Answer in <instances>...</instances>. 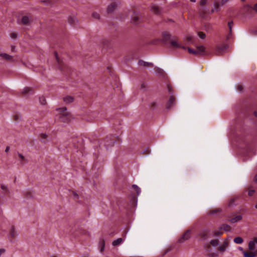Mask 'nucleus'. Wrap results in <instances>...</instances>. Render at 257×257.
Here are the masks:
<instances>
[{"mask_svg": "<svg viewBox=\"0 0 257 257\" xmlns=\"http://www.w3.org/2000/svg\"><path fill=\"white\" fill-rule=\"evenodd\" d=\"M58 110L60 112L59 117L61 121L67 122L71 120V115L70 113L67 111L66 107L61 108Z\"/></svg>", "mask_w": 257, "mask_h": 257, "instance_id": "1", "label": "nucleus"}, {"mask_svg": "<svg viewBox=\"0 0 257 257\" xmlns=\"http://www.w3.org/2000/svg\"><path fill=\"white\" fill-rule=\"evenodd\" d=\"M168 90L169 93L171 94L169 100L166 104V108L168 110L170 109L172 106L174 105L176 103L175 97L172 93V88L169 85L167 86Z\"/></svg>", "mask_w": 257, "mask_h": 257, "instance_id": "2", "label": "nucleus"}, {"mask_svg": "<svg viewBox=\"0 0 257 257\" xmlns=\"http://www.w3.org/2000/svg\"><path fill=\"white\" fill-rule=\"evenodd\" d=\"M191 230H186L182 236L179 239L178 242L179 243H183L186 240L189 239L191 237Z\"/></svg>", "mask_w": 257, "mask_h": 257, "instance_id": "3", "label": "nucleus"}, {"mask_svg": "<svg viewBox=\"0 0 257 257\" xmlns=\"http://www.w3.org/2000/svg\"><path fill=\"white\" fill-rule=\"evenodd\" d=\"M228 48L227 45H223L221 46H217L215 50V53L217 55L223 54Z\"/></svg>", "mask_w": 257, "mask_h": 257, "instance_id": "4", "label": "nucleus"}, {"mask_svg": "<svg viewBox=\"0 0 257 257\" xmlns=\"http://www.w3.org/2000/svg\"><path fill=\"white\" fill-rule=\"evenodd\" d=\"M229 242L227 239H225L221 246L218 248V250L222 252H224L226 250V248L228 246Z\"/></svg>", "mask_w": 257, "mask_h": 257, "instance_id": "5", "label": "nucleus"}, {"mask_svg": "<svg viewBox=\"0 0 257 257\" xmlns=\"http://www.w3.org/2000/svg\"><path fill=\"white\" fill-rule=\"evenodd\" d=\"M205 48L203 46H200L197 47V49L195 50L194 55H203L205 53Z\"/></svg>", "mask_w": 257, "mask_h": 257, "instance_id": "6", "label": "nucleus"}, {"mask_svg": "<svg viewBox=\"0 0 257 257\" xmlns=\"http://www.w3.org/2000/svg\"><path fill=\"white\" fill-rule=\"evenodd\" d=\"M115 143L116 140L114 138L111 139L110 138H107L105 140V145L106 148L113 146Z\"/></svg>", "mask_w": 257, "mask_h": 257, "instance_id": "7", "label": "nucleus"}, {"mask_svg": "<svg viewBox=\"0 0 257 257\" xmlns=\"http://www.w3.org/2000/svg\"><path fill=\"white\" fill-rule=\"evenodd\" d=\"M209 230L208 229H204L199 233V236L203 240L206 239L208 236Z\"/></svg>", "mask_w": 257, "mask_h": 257, "instance_id": "8", "label": "nucleus"}, {"mask_svg": "<svg viewBox=\"0 0 257 257\" xmlns=\"http://www.w3.org/2000/svg\"><path fill=\"white\" fill-rule=\"evenodd\" d=\"M257 245V238H254L248 243V249L251 251L255 250V246Z\"/></svg>", "mask_w": 257, "mask_h": 257, "instance_id": "9", "label": "nucleus"}, {"mask_svg": "<svg viewBox=\"0 0 257 257\" xmlns=\"http://www.w3.org/2000/svg\"><path fill=\"white\" fill-rule=\"evenodd\" d=\"M151 11L152 12H153L156 15H159L161 13V10L158 6L156 5H153L151 6Z\"/></svg>", "mask_w": 257, "mask_h": 257, "instance_id": "10", "label": "nucleus"}, {"mask_svg": "<svg viewBox=\"0 0 257 257\" xmlns=\"http://www.w3.org/2000/svg\"><path fill=\"white\" fill-rule=\"evenodd\" d=\"M18 235L17 232L15 230V227L12 226L10 230V237L15 238Z\"/></svg>", "mask_w": 257, "mask_h": 257, "instance_id": "11", "label": "nucleus"}, {"mask_svg": "<svg viewBox=\"0 0 257 257\" xmlns=\"http://www.w3.org/2000/svg\"><path fill=\"white\" fill-rule=\"evenodd\" d=\"M171 45L175 47V48H182L183 49H186V47L183 46H181V45H180L179 44H178V43L177 42V41H175V40H172L171 41Z\"/></svg>", "mask_w": 257, "mask_h": 257, "instance_id": "12", "label": "nucleus"}, {"mask_svg": "<svg viewBox=\"0 0 257 257\" xmlns=\"http://www.w3.org/2000/svg\"><path fill=\"white\" fill-rule=\"evenodd\" d=\"M220 6H221V3H218V2L214 3V8H213V9H212L211 10V13H214L215 12H218L219 11H220Z\"/></svg>", "mask_w": 257, "mask_h": 257, "instance_id": "13", "label": "nucleus"}, {"mask_svg": "<svg viewBox=\"0 0 257 257\" xmlns=\"http://www.w3.org/2000/svg\"><path fill=\"white\" fill-rule=\"evenodd\" d=\"M138 64L140 66H143L145 67H147L149 66H153V64L152 63L147 62L142 60H140L138 62Z\"/></svg>", "mask_w": 257, "mask_h": 257, "instance_id": "14", "label": "nucleus"}, {"mask_svg": "<svg viewBox=\"0 0 257 257\" xmlns=\"http://www.w3.org/2000/svg\"><path fill=\"white\" fill-rule=\"evenodd\" d=\"M116 5L115 3H112L108 6L107 12L108 13H112L116 8Z\"/></svg>", "mask_w": 257, "mask_h": 257, "instance_id": "15", "label": "nucleus"}, {"mask_svg": "<svg viewBox=\"0 0 257 257\" xmlns=\"http://www.w3.org/2000/svg\"><path fill=\"white\" fill-rule=\"evenodd\" d=\"M131 22L134 24H138L140 22V17L136 15H135L134 16H132Z\"/></svg>", "mask_w": 257, "mask_h": 257, "instance_id": "16", "label": "nucleus"}, {"mask_svg": "<svg viewBox=\"0 0 257 257\" xmlns=\"http://www.w3.org/2000/svg\"><path fill=\"white\" fill-rule=\"evenodd\" d=\"M241 219H242L241 215H238L234 217H233V218H231L230 219H229V221L231 223H235V222L240 220Z\"/></svg>", "mask_w": 257, "mask_h": 257, "instance_id": "17", "label": "nucleus"}, {"mask_svg": "<svg viewBox=\"0 0 257 257\" xmlns=\"http://www.w3.org/2000/svg\"><path fill=\"white\" fill-rule=\"evenodd\" d=\"M30 23V19L28 16H24L21 19V23L24 25H28Z\"/></svg>", "mask_w": 257, "mask_h": 257, "instance_id": "18", "label": "nucleus"}, {"mask_svg": "<svg viewBox=\"0 0 257 257\" xmlns=\"http://www.w3.org/2000/svg\"><path fill=\"white\" fill-rule=\"evenodd\" d=\"M124 240V239H122V238H118L116 240H114L112 244L113 246H117L121 244L123 241Z\"/></svg>", "mask_w": 257, "mask_h": 257, "instance_id": "19", "label": "nucleus"}, {"mask_svg": "<svg viewBox=\"0 0 257 257\" xmlns=\"http://www.w3.org/2000/svg\"><path fill=\"white\" fill-rule=\"evenodd\" d=\"M244 257H255L256 254L255 252L243 251Z\"/></svg>", "mask_w": 257, "mask_h": 257, "instance_id": "20", "label": "nucleus"}, {"mask_svg": "<svg viewBox=\"0 0 257 257\" xmlns=\"http://www.w3.org/2000/svg\"><path fill=\"white\" fill-rule=\"evenodd\" d=\"M73 97L70 96H67L63 98L64 101L66 103H69L73 101Z\"/></svg>", "mask_w": 257, "mask_h": 257, "instance_id": "21", "label": "nucleus"}, {"mask_svg": "<svg viewBox=\"0 0 257 257\" xmlns=\"http://www.w3.org/2000/svg\"><path fill=\"white\" fill-rule=\"evenodd\" d=\"M32 90L30 87H25L22 91V93L24 95H27L29 93H32Z\"/></svg>", "mask_w": 257, "mask_h": 257, "instance_id": "22", "label": "nucleus"}, {"mask_svg": "<svg viewBox=\"0 0 257 257\" xmlns=\"http://www.w3.org/2000/svg\"><path fill=\"white\" fill-rule=\"evenodd\" d=\"M221 212V209L220 208L214 209L210 210L209 212V214L210 215H215L218 213H220Z\"/></svg>", "mask_w": 257, "mask_h": 257, "instance_id": "23", "label": "nucleus"}, {"mask_svg": "<svg viewBox=\"0 0 257 257\" xmlns=\"http://www.w3.org/2000/svg\"><path fill=\"white\" fill-rule=\"evenodd\" d=\"M219 229H223L224 230L226 231H229L230 229V227L229 225H227V224H222L220 227H219Z\"/></svg>", "mask_w": 257, "mask_h": 257, "instance_id": "24", "label": "nucleus"}, {"mask_svg": "<svg viewBox=\"0 0 257 257\" xmlns=\"http://www.w3.org/2000/svg\"><path fill=\"white\" fill-rule=\"evenodd\" d=\"M210 243L213 247H216L219 244V242L217 239H212Z\"/></svg>", "mask_w": 257, "mask_h": 257, "instance_id": "25", "label": "nucleus"}, {"mask_svg": "<svg viewBox=\"0 0 257 257\" xmlns=\"http://www.w3.org/2000/svg\"><path fill=\"white\" fill-rule=\"evenodd\" d=\"M132 188L136 191L138 196H139L141 194V188H139L137 185H133L132 186Z\"/></svg>", "mask_w": 257, "mask_h": 257, "instance_id": "26", "label": "nucleus"}, {"mask_svg": "<svg viewBox=\"0 0 257 257\" xmlns=\"http://www.w3.org/2000/svg\"><path fill=\"white\" fill-rule=\"evenodd\" d=\"M243 241V239L240 237H237L234 239V242L237 244H241Z\"/></svg>", "mask_w": 257, "mask_h": 257, "instance_id": "27", "label": "nucleus"}, {"mask_svg": "<svg viewBox=\"0 0 257 257\" xmlns=\"http://www.w3.org/2000/svg\"><path fill=\"white\" fill-rule=\"evenodd\" d=\"M163 37L166 40H169L171 39V35L167 32H164L163 33Z\"/></svg>", "mask_w": 257, "mask_h": 257, "instance_id": "28", "label": "nucleus"}, {"mask_svg": "<svg viewBox=\"0 0 257 257\" xmlns=\"http://www.w3.org/2000/svg\"><path fill=\"white\" fill-rule=\"evenodd\" d=\"M207 10V8L205 7H203L200 10V15L201 17L204 18L205 17V12L206 10Z\"/></svg>", "mask_w": 257, "mask_h": 257, "instance_id": "29", "label": "nucleus"}, {"mask_svg": "<svg viewBox=\"0 0 257 257\" xmlns=\"http://www.w3.org/2000/svg\"><path fill=\"white\" fill-rule=\"evenodd\" d=\"M68 22L69 23L72 25V24H74L76 21V19L75 17H70L69 18H68Z\"/></svg>", "mask_w": 257, "mask_h": 257, "instance_id": "30", "label": "nucleus"}, {"mask_svg": "<svg viewBox=\"0 0 257 257\" xmlns=\"http://www.w3.org/2000/svg\"><path fill=\"white\" fill-rule=\"evenodd\" d=\"M236 90L239 92H241L243 90V87L241 84H237L236 85Z\"/></svg>", "mask_w": 257, "mask_h": 257, "instance_id": "31", "label": "nucleus"}, {"mask_svg": "<svg viewBox=\"0 0 257 257\" xmlns=\"http://www.w3.org/2000/svg\"><path fill=\"white\" fill-rule=\"evenodd\" d=\"M100 245H101L100 251L102 252L103 251L105 246V242L104 240H102L100 242Z\"/></svg>", "mask_w": 257, "mask_h": 257, "instance_id": "32", "label": "nucleus"}, {"mask_svg": "<svg viewBox=\"0 0 257 257\" xmlns=\"http://www.w3.org/2000/svg\"><path fill=\"white\" fill-rule=\"evenodd\" d=\"M155 71L156 73L160 75H163L164 74V71L163 69L160 68H155Z\"/></svg>", "mask_w": 257, "mask_h": 257, "instance_id": "33", "label": "nucleus"}, {"mask_svg": "<svg viewBox=\"0 0 257 257\" xmlns=\"http://www.w3.org/2000/svg\"><path fill=\"white\" fill-rule=\"evenodd\" d=\"M0 56L4 58L7 60H10L12 58V57L10 55H9L7 54H1Z\"/></svg>", "mask_w": 257, "mask_h": 257, "instance_id": "34", "label": "nucleus"}, {"mask_svg": "<svg viewBox=\"0 0 257 257\" xmlns=\"http://www.w3.org/2000/svg\"><path fill=\"white\" fill-rule=\"evenodd\" d=\"M185 40L188 43H193L192 37L191 36H187L185 38Z\"/></svg>", "mask_w": 257, "mask_h": 257, "instance_id": "35", "label": "nucleus"}, {"mask_svg": "<svg viewBox=\"0 0 257 257\" xmlns=\"http://www.w3.org/2000/svg\"><path fill=\"white\" fill-rule=\"evenodd\" d=\"M18 156L22 160L21 162L22 164H24L23 162H28L25 157L21 154L19 153Z\"/></svg>", "mask_w": 257, "mask_h": 257, "instance_id": "36", "label": "nucleus"}, {"mask_svg": "<svg viewBox=\"0 0 257 257\" xmlns=\"http://www.w3.org/2000/svg\"><path fill=\"white\" fill-rule=\"evenodd\" d=\"M228 26L229 28V31L231 33L232 32V28L233 26V23L232 21L229 22L228 23Z\"/></svg>", "mask_w": 257, "mask_h": 257, "instance_id": "37", "label": "nucleus"}, {"mask_svg": "<svg viewBox=\"0 0 257 257\" xmlns=\"http://www.w3.org/2000/svg\"><path fill=\"white\" fill-rule=\"evenodd\" d=\"M40 101L41 103L43 105H45L46 103L45 98L44 97L40 98Z\"/></svg>", "mask_w": 257, "mask_h": 257, "instance_id": "38", "label": "nucleus"}, {"mask_svg": "<svg viewBox=\"0 0 257 257\" xmlns=\"http://www.w3.org/2000/svg\"><path fill=\"white\" fill-rule=\"evenodd\" d=\"M198 35H199V37L202 39H204L206 37V35L202 32H199Z\"/></svg>", "mask_w": 257, "mask_h": 257, "instance_id": "39", "label": "nucleus"}, {"mask_svg": "<svg viewBox=\"0 0 257 257\" xmlns=\"http://www.w3.org/2000/svg\"><path fill=\"white\" fill-rule=\"evenodd\" d=\"M92 17L96 19H99L100 18L99 15L97 13H93L92 15Z\"/></svg>", "mask_w": 257, "mask_h": 257, "instance_id": "40", "label": "nucleus"}, {"mask_svg": "<svg viewBox=\"0 0 257 257\" xmlns=\"http://www.w3.org/2000/svg\"><path fill=\"white\" fill-rule=\"evenodd\" d=\"M143 153L145 154V155L149 154L150 153V149L149 148H146V149H145L144 150V151L143 152Z\"/></svg>", "mask_w": 257, "mask_h": 257, "instance_id": "41", "label": "nucleus"}, {"mask_svg": "<svg viewBox=\"0 0 257 257\" xmlns=\"http://www.w3.org/2000/svg\"><path fill=\"white\" fill-rule=\"evenodd\" d=\"M234 201H235V198H232L230 200V202H229V206H232L233 205H234Z\"/></svg>", "mask_w": 257, "mask_h": 257, "instance_id": "42", "label": "nucleus"}, {"mask_svg": "<svg viewBox=\"0 0 257 257\" xmlns=\"http://www.w3.org/2000/svg\"><path fill=\"white\" fill-rule=\"evenodd\" d=\"M222 232H220L219 231H214L213 232V235L214 236H218V235H220L221 234H222Z\"/></svg>", "mask_w": 257, "mask_h": 257, "instance_id": "43", "label": "nucleus"}, {"mask_svg": "<svg viewBox=\"0 0 257 257\" xmlns=\"http://www.w3.org/2000/svg\"><path fill=\"white\" fill-rule=\"evenodd\" d=\"M1 188L2 190H4V191H7V189H8V187L7 185H5V184H1Z\"/></svg>", "mask_w": 257, "mask_h": 257, "instance_id": "44", "label": "nucleus"}, {"mask_svg": "<svg viewBox=\"0 0 257 257\" xmlns=\"http://www.w3.org/2000/svg\"><path fill=\"white\" fill-rule=\"evenodd\" d=\"M157 106V103L156 102L153 101L151 103V107L152 109H154Z\"/></svg>", "mask_w": 257, "mask_h": 257, "instance_id": "45", "label": "nucleus"}, {"mask_svg": "<svg viewBox=\"0 0 257 257\" xmlns=\"http://www.w3.org/2000/svg\"><path fill=\"white\" fill-rule=\"evenodd\" d=\"M55 57H56V59L57 60V61L58 63L59 64H60L61 62V60H60L58 56L57 53L55 52Z\"/></svg>", "mask_w": 257, "mask_h": 257, "instance_id": "46", "label": "nucleus"}, {"mask_svg": "<svg viewBox=\"0 0 257 257\" xmlns=\"http://www.w3.org/2000/svg\"><path fill=\"white\" fill-rule=\"evenodd\" d=\"M207 1V0H201L200 2V6H204L206 4Z\"/></svg>", "mask_w": 257, "mask_h": 257, "instance_id": "47", "label": "nucleus"}, {"mask_svg": "<svg viewBox=\"0 0 257 257\" xmlns=\"http://www.w3.org/2000/svg\"><path fill=\"white\" fill-rule=\"evenodd\" d=\"M188 51L190 54H193L194 53L195 50L190 48H188Z\"/></svg>", "mask_w": 257, "mask_h": 257, "instance_id": "48", "label": "nucleus"}, {"mask_svg": "<svg viewBox=\"0 0 257 257\" xmlns=\"http://www.w3.org/2000/svg\"><path fill=\"white\" fill-rule=\"evenodd\" d=\"M231 37H232V32L230 33V31H229V33L226 36V39L227 40H229L231 38Z\"/></svg>", "mask_w": 257, "mask_h": 257, "instance_id": "49", "label": "nucleus"}, {"mask_svg": "<svg viewBox=\"0 0 257 257\" xmlns=\"http://www.w3.org/2000/svg\"><path fill=\"white\" fill-rule=\"evenodd\" d=\"M11 37L12 38L16 39L17 38V34L15 33H12L11 34Z\"/></svg>", "mask_w": 257, "mask_h": 257, "instance_id": "50", "label": "nucleus"}, {"mask_svg": "<svg viewBox=\"0 0 257 257\" xmlns=\"http://www.w3.org/2000/svg\"><path fill=\"white\" fill-rule=\"evenodd\" d=\"M255 191L254 190H251L248 192V195L252 196L253 194L254 193Z\"/></svg>", "mask_w": 257, "mask_h": 257, "instance_id": "51", "label": "nucleus"}, {"mask_svg": "<svg viewBox=\"0 0 257 257\" xmlns=\"http://www.w3.org/2000/svg\"><path fill=\"white\" fill-rule=\"evenodd\" d=\"M6 251V250L4 248H1L0 249V256L2 255V254L4 253H5Z\"/></svg>", "mask_w": 257, "mask_h": 257, "instance_id": "52", "label": "nucleus"}, {"mask_svg": "<svg viewBox=\"0 0 257 257\" xmlns=\"http://www.w3.org/2000/svg\"><path fill=\"white\" fill-rule=\"evenodd\" d=\"M229 0H222L221 2V5L223 6L225 3L228 2Z\"/></svg>", "mask_w": 257, "mask_h": 257, "instance_id": "53", "label": "nucleus"}, {"mask_svg": "<svg viewBox=\"0 0 257 257\" xmlns=\"http://www.w3.org/2000/svg\"><path fill=\"white\" fill-rule=\"evenodd\" d=\"M73 195L75 198H78V195L76 192H73Z\"/></svg>", "mask_w": 257, "mask_h": 257, "instance_id": "54", "label": "nucleus"}, {"mask_svg": "<svg viewBox=\"0 0 257 257\" xmlns=\"http://www.w3.org/2000/svg\"><path fill=\"white\" fill-rule=\"evenodd\" d=\"M43 2H44V3H45V4H46V5H50V4H49V1L48 0H45V1H43Z\"/></svg>", "mask_w": 257, "mask_h": 257, "instance_id": "55", "label": "nucleus"}, {"mask_svg": "<svg viewBox=\"0 0 257 257\" xmlns=\"http://www.w3.org/2000/svg\"><path fill=\"white\" fill-rule=\"evenodd\" d=\"M46 138V134H42L41 135V138L42 139H45Z\"/></svg>", "mask_w": 257, "mask_h": 257, "instance_id": "56", "label": "nucleus"}, {"mask_svg": "<svg viewBox=\"0 0 257 257\" xmlns=\"http://www.w3.org/2000/svg\"><path fill=\"white\" fill-rule=\"evenodd\" d=\"M253 9L257 12V3L254 5Z\"/></svg>", "mask_w": 257, "mask_h": 257, "instance_id": "57", "label": "nucleus"}, {"mask_svg": "<svg viewBox=\"0 0 257 257\" xmlns=\"http://www.w3.org/2000/svg\"><path fill=\"white\" fill-rule=\"evenodd\" d=\"M9 150H10V147H7L6 148L5 152H8V151H9Z\"/></svg>", "mask_w": 257, "mask_h": 257, "instance_id": "58", "label": "nucleus"}, {"mask_svg": "<svg viewBox=\"0 0 257 257\" xmlns=\"http://www.w3.org/2000/svg\"><path fill=\"white\" fill-rule=\"evenodd\" d=\"M254 181L257 182V174L255 176L254 178Z\"/></svg>", "mask_w": 257, "mask_h": 257, "instance_id": "59", "label": "nucleus"}, {"mask_svg": "<svg viewBox=\"0 0 257 257\" xmlns=\"http://www.w3.org/2000/svg\"><path fill=\"white\" fill-rule=\"evenodd\" d=\"M238 249H239V250H240L242 251V252H243V251H244L243 250V248H242L241 247H238Z\"/></svg>", "mask_w": 257, "mask_h": 257, "instance_id": "60", "label": "nucleus"}, {"mask_svg": "<svg viewBox=\"0 0 257 257\" xmlns=\"http://www.w3.org/2000/svg\"><path fill=\"white\" fill-rule=\"evenodd\" d=\"M254 115H255V116H256V117H257V111H254Z\"/></svg>", "mask_w": 257, "mask_h": 257, "instance_id": "61", "label": "nucleus"}, {"mask_svg": "<svg viewBox=\"0 0 257 257\" xmlns=\"http://www.w3.org/2000/svg\"><path fill=\"white\" fill-rule=\"evenodd\" d=\"M190 1L193 3H195L196 2V0H190Z\"/></svg>", "mask_w": 257, "mask_h": 257, "instance_id": "62", "label": "nucleus"}, {"mask_svg": "<svg viewBox=\"0 0 257 257\" xmlns=\"http://www.w3.org/2000/svg\"><path fill=\"white\" fill-rule=\"evenodd\" d=\"M144 86H145L144 84V83H143V84H142V87H144Z\"/></svg>", "mask_w": 257, "mask_h": 257, "instance_id": "63", "label": "nucleus"}, {"mask_svg": "<svg viewBox=\"0 0 257 257\" xmlns=\"http://www.w3.org/2000/svg\"><path fill=\"white\" fill-rule=\"evenodd\" d=\"M255 207L256 209H257V204L255 205Z\"/></svg>", "mask_w": 257, "mask_h": 257, "instance_id": "64", "label": "nucleus"}]
</instances>
